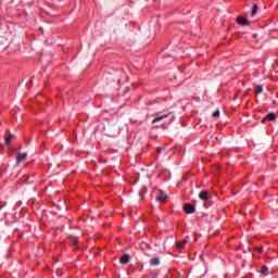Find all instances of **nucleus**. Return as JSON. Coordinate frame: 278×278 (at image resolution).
Instances as JSON below:
<instances>
[{
    "label": "nucleus",
    "mask_w": 278,
    "mask_h": 278,
    "mask_svg": "<svg viewBox=\"0 0 278 278\" xmlns=\"http://www.w3.org/2000/svg\"><path fill=\"white\" fill-rule=\"evenodd\" d=\"M167 199H168V195L165 194L164 192H161V194L156 197V201L159 203H166Z\"/></svg>",
    "instance_id": "39448f33"
},
{
    "label": "nucleus",
    "mask_w": 278,
    "mask_h": 278,
    "mask_svg": "<svg viewBox=\"0 0 278 278\" xmlns=\"http://www.w3.org/2000/svg\"><path fill=\"white\" fill-rule=\"evenodd\" d=\"M277 62H278V59H277Z\"/></svg>",
    "instance_id": "5701e85b"
},
{
    "label": "nucleus",
    "mask_w": 278,
    "mask_h": 278,
    "mask_svg": "<svg viewBox=\"0 0 278 278\" xmlns=\"http://www.w3.org/2000/svg\"><path fill=\"white\" fill-rule=\"evenodd\" d=\"M188 242H190V237H186L182 241L177 242L176 247L177 249L181 250L184 247H186V244H188Z\"/></svg>",
    "instance_id": "7ed1b4c3"
},
{
    "label": "nucleus",
    "mask_w": 278,
    "mask_h": 278,
    "mask_svg": "<svg viewBox=\"0 0 278 278\" xmlns=\"http://www.w3.org/2000/svg\"><path fill=\"white\" fill-rule=\"evenodd\" d=\"M258 273H261L263 276H268L270 274V270L268 267L263 266V267H261V271H258Z\"/></svg>",
    "instance_id": "9d476101"
},
{
    "label": "nucleus",
    "mask_w": 278,
    "mask_h": 278,
    "mask_svg": "<svg viewBox=\"0 0 278 278\" xmlns=\"http://www.w3.org/2000/svg\"><path fill=\"white\" fill-rule=\"evenodd\" d=\"M27 159V153H22V154H17L16 156V164L18 166V164H21V162H23V160Z\"/></svg>",
    "instance_id": "0eeeda50"
},
{
    "label": "nucleus",
    "mask_w": 278,
    "mask_h": 278,
    "mask_svg": "<svg viewBox=\"0 0 278 278\" xmlns=\"http://www.w3.org/2000/svg\"><path fill=\"white\" fill-rule=\"evenodd\" d=\"M162 151H164V148H162V147H157V148H156V152H157V153H162Z\"/></svg>",
    "instance_id": "aec40b11"
},
{
    "label": "nucleus",
    "mask_w": 278,
    "mask_h": 278,
    "mask_svg": "<svg viewBox=\"0 0 278 278\" xmlns=\"http://www.w3.org/2000/svg\"><path fill=\"white\" fill-rule=\"evenodd\" d=\"M195 210L197 208L194 207V205L190 203H186L184 206V211L186 212V214H194Z\"/></svg>",
    "instance_id": "f03ea898"
},
{
    "label": "nucleus",
    "mask_w": 278,
    "mask_h": 278,
    "mask_svg": "<svg viewBox=\"0 0 278 278\" xmlns=\"http://www.w3.org/2000/svg\"><path fill=\"white\" fill-rule=\"evenodd\" d=\"M173 121H175V116L170 117L167 122H164L161 125L162 129H168V125H170V123H173Z\"/></svg>",
    "instance_id": "1a4fd4ad"
},
{
    "label": "nucleus",
    "mask_w": 278,
    "mask_h": 278,
    "mask_svg": "<svg viewBox=\"0 0 278 278\" xmlns=\"http://www.w3.org/2000/svg\"><path fill=\"white\" fill-rule=\"evenodd\" d=\"M15 136L13 134H10L7 138H4V143L9 146L12 142V139H14Z\"/></svg>",
    "instance_id": "9b49d317"
},
{
    "label": "nucleus",
    "mask_w": 278,
    "mask_h": 278,
    "mask_svg": "<svg viewBox=\"0 0 278 278\" xmlns=\"http://www.w3.org/2000/svg\"><path fill=\"white\" fill-rule=\"evenodd\" d=\"M212 116H213V118L219 117V109H216V111H214V112L212 113Z\"/></svg>",
    "instance_id": "f3484780"
},
{
    "label": "nucleus",
    "mask_w": 278,
    "mask_h": 278,
    "mask_svg": "<svg viewBox=\"0 0 278 278\" xmlns=\"http://www.w3.org/2000/svg\"><path fill=\"white\" fill-rule=\"evenodd\" d=\"M199 199H201V201H207L210 199V191L207 190H203L199 193Z\"/></svg>",
    "instance_id": "20e7f679"
},
{
    "label": "nucleus",
    "mask_w": 278,
    "mask_h": 278,
    "mask_svg": "<svg viewBox=\"0 0 278 278\" xmlns=\"http://www.w3.org/2000/svg\"><path fill=\"white\" fill-rule=\"evenodd\" d=\"M237 23H238L239 25H242V26H248V25H249L248 18H247V17H241V16H238Z\"/></svg>",
    "instance_id": "423d86ee"
},
{
    "label": "nucleus",
    "mask_w": 278,
    "mask_h": 278,
    "mask_svg": "<svg viewBox=\"0 0 278 278\" xmlns=\"http://www.w3.org/2000/svg\"><path fill=\"white\" fill-rule=\"evenodd\" d=\"M129 260H130L129 254H124V255L119 258V262H121V264H129Z\"/></svg>",
    "instance_id": "6e6552de"
},
{
    "label": "nucleus",
    "mask_w": 278,
    "mask_h": 278,
    "mask_svg": "<svg viewBox=\"0 0 278 278\" xmlns=\"http://www.w3.org/2000/svg\"><path fill=\"white\" fill-rule=\"evenodd\" d=\"M255 92H256V94H262V92H263V86H262V85L256 86Z\"/></svg>",
    "instance_id": "dca6fc26"
},
{
    "label": "nucleus",
    "mask_w": 278,
    "mask_h": 278,
    "mask_svg": "<svg viewBox=\"0 0 278 278\" xmlns=\"http://www.w3.org/2000/svg\"><path fill=\"white\" fill-rule=\"evenodd\" d=\"M170 114H173V112L166 110L154 113V119L152 121V125H155V123H164V121H166V118H168Z\"/></svg>",
    "instance_id": "f257e3e1"
},
{
    "label": "nucleus",
    "mask_w": 278,
    "mask_h": 278,
    "mask_svg": "<svg viewBox=\"0 0 278 278\" xmlns=\"http://www.w3.org/2000/svg\"><path fill=\"white\" fill-rule=\"evenodd\" d=\"M130 123H132L134 125H138L140 123V119L131 117Z\"/></svg>",
    "instance_id": "a211bd4d"
},
{
    "label": "nucleus",
    "mask_w": 278,
    "mask_h": 278,
    "mask_svg": "<svg viewBox=\"0 0 278 278\" xmlns=\"http://www.w3.org/2000/svg\"><path fill=\"white\" fill-rule=\"evenodd\" d=\"M215 201H217L215 193H211V204H214Z\"/></svg>",
    "instance_id": "6ab92c4d"
},
{
    "label": "nucleus",
    "mask_w": 278,
    "mask_h": 278,
    "mask_svg": "<svg viewBox=\"0 0 278 278\" xmlns=\"http://www.w3.org/2000/svg\"><path fill=\"white\" fill-rule=\"evenodd\" d=\"M68 238H70V240H72L73 244H78L79 239L76 236L70 235Z\"/></svg>",
    "instance_id": "2eb2a0df"
},
{
    "label": "nucleus",
    "mask_w": 278,
    "mask_h": 278,
    "mask_svg": "<svg viewBox=\"0 0 278 278\" xmlns=\"http://www.w3.org/2000/svg\"><path fill=\"white\" fill-rule=\"evenodd\" d=\"M200 257H201L202 262H205V258H203V254Z\"/></svg>",
    "instance_id": "4be33fe9"
},
{
    "label": "nucleus",
    "mask_w": 278,
    "mask_h": 278,
    "mask_svg": "<svg viewBox=\"0 0 278 278\" xmlns=\"http://www.w3.org/2000/svg\"><path fill=\"white\" fill-rule=\"evenodd\" d=\"M258 252L263 253L264 252V248H257Z\"/></svg>",
    "instance_id": "412c9836"
},
{
    "label": "nucleus",
    "mask_w": 278,
    "mask_h": 278,
    "mask_svg": "<svg viewBox=\"0 0 278 278\" xmlns=\"http://www.w3.org/2000/svg\"><path fill=\"white\" fill-rule=\"evenodd\" d=\"M151 266H160V258L154 257L150 261Z\"/></svg>",
    "instance_id": "ddd939ff"
},
{
    "label": "nucleus",
    "mask_w": 278,
    "mask_h": 278,
    "mask_svg": "<svg viewBox=\"0 0 278 278\" xmlns=\"http://www.w3.org/2000/svg\"><path fill=\"white\" fill-rule=\"evenodd\" d=\"M258 12V5L256 3L253 4L252 7V13L251 16H255Z\"/></svg>",
    "instance_id": "4468645a"
},
{
    "label": "nucleus",
    "mask_w": 278,
    "mask_h": 278,
    "mask_svg": "<svg viewBox=\"0 0 278 278\" xmlns=\"http://www.w3.org/2000/svg\"><path fill=\"white\" fill-rule=\"evenodd\" d=\"M276 118H277L276 113L270 112V113L267 114V119L268 121L274 122V121H276Z\"/></svg>",
    "instance_id": "f8f14e48"
}]
</instances>
